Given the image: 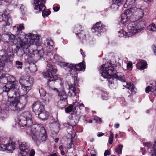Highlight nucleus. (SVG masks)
Here are the masks:
<instances>
[{"label":"nucleus","instance_id":"f257e3e1","mask_svg":"<svg viewBox=\"0 0 156 156\" xmlns=\"http://www.w3.org/2000/svg\"><path fill=\"white\" fill-rule=\"evenodd\" d=\"M112 64L107 63L101 66L100 72L102 76L104 78L107 79L108 84L111 87H112L114 84V78L122 82H126V79L125 76L121 72L112 74L114 70V67Z\"/></svg>","mask_w":156,"mask_h":156},{"label":"nucleus","instance_id":"f03ea898","mask_svg":"<svg viewBox=\"0 0 156 156\" xmlns=\"http://www.w3.org/2000/svg\"><path fill=\"white\" fill-rule=\"evenodd\" d=\"M134 16H135L136 20L131 22L128 26V29L130 30L129 33L131 32L133 34L140 32L144 27L145 22L142 20V18L143 17L144 12L141 9H138L134 13Z\"/></svg>","mask_w":156,"mask_h":156},{"label":"nucleus","instance_id":"7ed1b4c3","mask_svg":"<svg viewBox=\"0 0 156 156\" xmlns=\"http://www.w3.org/2000/svg\"><path fill=\"white\" fill-rule=\"evenodd\" d=\"M47 62V70L42 73L44 77L48 80L47 85L50 88H52L54 81L58 80L59 77H58L56 73L57 69L56 66Z\"/></svg>","mask_w":156,"mask_h":156},{"label":"nucleus","instance_id":"20e7f679","mask_svg":"<svg viewBox=\"0 0 156 156\" xmlns=\"http://www.w3.org/2000/svg\"><path fill=\"white\" fill-rule=\"evenodd\" d=\"M27 97L26 94L22 95L19 97H15L10 101V106L12 110L17 112L23 110L27 104Z\"/></svg>","mask_w":156,"mask_h":156},{"label":"nucleus","instance_id":"39448f33","mask_svg":"<svg viewBox=\"0 0 156 156\" xmlns=\"http://www.w3.org/2000/svg\"><path fill=\"white\" fill-rule=\"evenodd\" d=\"M32 115L29 111H25L20 115L18 119L19 124L20 126L30 127L33 124Z\"/></svg>","mask_w":156,"mask_h":156},{"label":"nucleus","instance_id":"423d86ee","mask_svg":"<svg viewBox=\"0 0 156 156\" xmlns=\"http://www.w3.org/2000/svg\"><path fill=\"white\" fill-rule=\"evenodd\" d=\"M46 0H32L31 2L34 9L38 11L42 12V15L44 17L47 16L51 13L50 11H45L46 8L44 5Z\"/></svg>","mask_w":156,"mask_h":156},{"label":"nucleus","instance_id":"0eeeda50","mask_svg":"<svg viewBox=\"0 0 156 156\" xmlns=\"http://www.w3.org/2000/svg\"><path fill=\"white\" fill-rule=\"evenodd\" d=\"M15 81H8L5 85L3 87V91L7 93L8 101L10 104V101L15 98L14 95V88L15 86Z\"/></svg>","mask_w":156,"mask_h":156},{"label":"nucleus","instance_id":"6e6552de","mask_svg":"<svg viewBox=\"0 0 156 156\" xmlns=\"http://www.w3.org/2000/svg\"><path fill=\"white\" fill-rule=\"evenodd\" d=\"M85 62L83 61L82 63H79L77 64H69L68 63L62 62V65L63 67L66 68V70H68L69 74H72L74 71L82 70L83 69H85V65L84 64Z\"/></svg>","mask_w":156,"mask_h":156},{"label":"nucleus","instance_id":"1a4fd4ad","mask_svg":"<svg viewBox=\"0 0 156 156\" xmlns=\"http://www.w3.org/2000/svg\"><path fill=\"white\" fill-rule=\"evenodd\" d=\"M33 78L29 76H27L25 79H20L19 83L22 90L26 92L30 90L33 84Z\"/></svg>","mask_w":156,"mask_h":156},{"label":"nucleus","instance_id":"9d476101","mask_svg":"<svg viewBox=\"0 0 156 156\" xmlns=\"http://www.w3.org/2000/svg\"><path fill=\"white\" fill-rule=\"evenodd\" d=\"M74 83L73 84L69 85V91L68 93V96L70 97H74L76 95V91L78 89V87H79V79L76 76H77L76 73H74Z\"/></svg>","mask_w":156,"mask_h":156},{"label":"nucleus","instance_id":"9b49d317","mask_svg":"<svg viewBox=\"0 0 156 156\" xmlns=\"http://www.w3.org/2000/svg\"><path fill=\"white\" fill-rule=\"evenodd\" d=\"M12 53L11 51L9 53L7 52H5L3 50L0 51V60L2 61L4 63L12 64L13 61Z\"/></svg>","mask_w":156,"mask_h":156},{"label":"nucleus","instance_id":"f8f14e48","mask_svg":"<svg viewBox=\"0 0 156 156\" xmlns=\"http://www.w3.org/2000/svg\"><path fill=\"white\" fill-rule=\"evenodd\" d=\"M106 26L103 25L101 24V22H97L92 27L91 30L93 32L98 36H100L102 33L105 31Z\"/></svg>","mask_w":156,"mask_h":156},{"label":"nucleus","instance_id":"ddd939ff","mask_svg":"<svg viewBox=\"0 0 156 156\" xmlns=\"http://www.w3.org/2000/svg\"><path fill=\"white\" fill-rule=\"evenodd\" d=\"M33 112L36 115L39 114L45 109L44 105L39 101L35 102L32 105Z\"/></svg>","mask_w":156,"mask_h":156},{"label":"nucleus","instance_id":"4468645a","mask_svg":"<svg viewBox=\"0 0 156 156\" xmlns=\"http://www.w3.org/2000/svg\"><path fill=\"white\" fill-rule=\"evenodd\" d=\"M30 147V145L28 143L23 142L20 145V153L19 156H28Z\"/></svg>","mask_w":156,"mask_h":156},{"label":"nucleus","instance_id":"2eb2a0df","mask_svg":"<svg viewBox=\"0 0 156 156\" xmlns=\"http://www.w3.org/2000/svg\"><path fill=\"white\" fill-rule=\"evenodd\" d=\"M131 14L132 15L131 9H127L121 15V22L123 24L128 22L130 19Z\"/></svg>","mask_w":156,"mask_h":156},{"label":"nucleus","instance_id":"dca6fc26","mask_svg":"<svg viewBox=\"0 0 156 156\" xmlns=\"http://www.w3.org/2000/svg\"><path fill=\"white\" fill-rule=\"evenodd\" d=\"M144 144L146 147H147L148 150H150V151H148L152 152V153L151 155V156H156V141L155 142L153 148H151V144L150 142L144 143Z\"/></svg>","mask_w":156,"mask_h":156},{"label":"nucleus","instance_id":"f3484780","mask_svg":"<svg viewBox=\"0 0 156 156\" xmlns=\"http://www.w3.org/2000/svg\"><path fill=\"white\" fill-rule=\"evenodd\" d=\"M32 126V128L30 130V136H39L38 130L39 128V125L37 124H33L31 126Z\"/></svg>","mask_w":156,"mask_h":156},{"label":"nucleus","instance_id":"a211bd4d","mask_svg":"<svg viewBox=\"0 0 156 156\" xmlns=\"http://www.w3.org/2000/svg\"><path fill=\"white\" fill-rule=\"evenodd\" d=\"M59 124L57 121H55L52 123V132L53 135L58 133L60 130Z\"/></svg>","mask_w":156,"mask_h":156},{"label":"nucleus","instance_id":"6ab92c4d","mask_svg":"<svg viewBox=\"0 0 156 156\" xmlns=\"http://www.w3.org/2000/svg\"><path fill=\"white\" fill-rule=\"evenodd\" d=\"M147 65L146 62L141 59L136 64V66L137 69L141 70L146 68Z\"/></svg>","mask_w":156,"mask_h":156},{"label":"nucleus","instance_id":"aec40b11","mask_svg":"<svg viewBox=\"0 0 156 156\" xmlns=\"http://www.w3.org/2000/svg\"><path fill=\"white\" fill-rule=\"evenodd\" d=\"M49 113L44 109L42 112L37 114L38 118L42 120H45L48 118Z\"/></svg>","mask_w":156,"mask_h":156},{"label":"nucleus","instance_id":"412c9836","mask_svg":"<svg viewBox=\"0 0 156 156\" xmlns=\"http://www.w3.org/2000/svg\"><path fill=\"white\" fill-rule=\"evenodd\" d=\"M28 39L29 42L33 44L34 42L36 43L39 37L37 34H32L30 33L28 34Z\"/></svg>","mask_w":156,"mask_h":156},{"label":"nucleus","instance_id":"4be33fe9","mask_svg":"<svg viewBox=\"0 0 156 156\" xmlns=\"http://www.w3.org/2000/svg\"><path fill=\"white\" fill-rule=\"evenodd\" d=\"M54 90L57 92L58 96L60 97V99H67L68 96L64 90L59 91L55 88H54Z\"/></svg>","mask_w":156,"mask_h":156},{"label":"nucleus","instance_id":"5701e85b","mask_svg":"<svg viewBox=\"0 0 156 156\" xmlns=\"http://www.w3.org/2000/svg\"><path fill=\"white\" fill-rule=\"evenodd\" d=\"M17 144H20L18 142H15L12 141L11 143H9L6 144V150L9 151H12L15 148V145Z\"/></svg>","mask_w":156,"mask_h":156},{"label":"nucleus","instance_id":"b1692460","mask_svg":"<svg viewBox=\"0 0 156 156\" xmlns=\"http://www.w3.org/2000/svg\"><path fill=\"white\" fill-rule=\"evenodd\" d=\"M67 104V99H60L58 103V107L61 109L65 107Z\"/></svg>","mask_w":156,"mask_h":156},{"label":"nucleus","instance_id":"393cba45","mask_svg":"<svg viewBox=\"0 0 156 156\" xmlns=\"http://www.w3.org/2000/svg\"><path fill=\"white\" fill-rule=\"evenodd\" d=\"M33 140L37 145H39L41 143L45 141L46 137H32Z\"/></svg>","mask_w":156,"mask_h":156},{"label":"nucleus","instance_id":"a878e982","mask_svg":"<svg viewBox=\"0 0 156 156\" xmlns=\"http://www.w3.org/2000/svg\"><path fill=\"white\" fill-rule=\"evenodd\" d=\"M18 38L20 42L24 41L28 39V34H26L24 33L21 32V33L18 34Z\"/></svg>","mask_w":156,"mask_h":156},{"label":"nucleus","instance_id":"bb28decb","mask_svg":"<svg viewBox=\"0 0 156 156\" xmlns=\"http://www.w3.org/2000/svg\"><path fill=\"white\" fill-rule=\"evenodd\" d=\"M125 87L130 90L131 94H133L135 93V89L133 84H131L130 83H127Z\"/></svg>","mask_w":156,"mask_h":156},{"label":"nucleus","instance_id":"cd10ccee","mask_svg":"<svg viewBox=\"0 0 156 156\" xmlns=\"http://www.w3.org/2000/svg\"><path fill=\"white\" fill-rule=\"evenodd\" d=\"M20 42H21L20 46L23 48L27 49L30 46V44H32L29 42V41L28 39L27 40H24V41Z\"/></svg>","mask_w":156,"mask_h":156},{"label":"nucleus","instance_id":"c85d7f7f","mask_svg":"<svg viewBox=\"0 0 156 156\" xmlns=\"http://www.w3.org/2000/svg\"><path fill=\"white\" fill-rule=\"evenodd\" d=\"M76 35L78 36L79 38L82 41L86 39V34L83 30H81V32H80Z\"/></svg>","mask_w":156,"mask_h":156},{"label":"nucleus","instance_id":"c756f323","mask_svg":"<svg viewBox=\"0 0 156 156\" xmlns=\"http://www.w3.org/2000/svg\"><path fill=\"white\" fill-rule=\"evenodd\" d=\"M6 36L8 37L9 40L10 42L14 44L16 43V36L12 34H8Z\"/></svg>","mask_w":156,"mask_h":156},{"label":"nucleus","instance_id":"7c9ffc66","mask_svg":"<svg viewBox=\"0 0 156 156\" xmlns=\"http://www.w3.org/2000/svg\"><path fill=\"white\" fill-rule=\"evenodd\" d=\"M82 29V26L81 25L79 24H77L75 26V28L74 29L73 32L75 33L77 35L80 32H81V30Z\"/></svg>","mask_w":156,"mask_h":156},{"label":"nucleus","instance_id":"2f4dec72","mask_svg":"<svg viewBox=\"0 0 156 156\" xmlns=\"http://www.w3.org/2000/svg\"><path fill=\"white\" fill-rule=\"evenodd\" d=\"M39 135L40 136H47L46 130L43 126L41 127L40 133Z\"/></svg>","mask_w":156,"mask_h":156},{"label":"nucleus","instance_id":"473e14b6","mask_svg":"<svg viewBox=\"0 0 156 156\" xmlns=\"http://www.w3.org/2000/svg\"><path fill=\"white\" fill-rule=\"evenodd\" d=\"M53 57L52 54L51 52H49L44 55V58H45L47 60L50 61L53 58Z\"/></svg>","mask_w":156,"mask_h":156},{"label":"nucleus","instance_id":"72a5a7b5","mask_svg":"<svg viewBox=\"0 0 156 156\" xmlns=\"http://www.w3.org/2000/svg\"><path fill=\"white\" fill-rule=\"evenodd\" d=\"M7 117L8 115L5 111L2 110L0 111V119L2 120H4Z\"/></svg>","mask_w":156,"mask_h":156},{"label":"nucleus","instance_id":"f704fd0d","mask_svg":"<svg viewBox=\"0 0 156 156\" xmlns=\"http://www.w3.org/2000/svg\"><path fill=\"white\" fill-rule=\"evenodd\" d=\"M14 95L15 97H19L20 96V90L15 85V88H14Z\"/></svg>","mask_w":156,"mask_h":156},{"label":"nucleus","instance_id":"c9c22d12","mask_svg":"<svg viewBox=\"0 0 156 156\" xmlns=\"http://www.w3.org/2000/svg\"><path fill=\"white\" fill-rule=\"evenodd\" d=\"M71 117H72L73 119H74V120H75L76 121L78 122L79 120L81 118L79 114H78L76 112L75 114L73 113H71Z\"/></svg>","mask_w":156,"mask_h":156},{"label":"nucleus","instance_id":"e433bc0d","mask_svg":"<svg viewBox=\"0 0 156 156\" xmlns=\"http://www.w3.org/2000/svg\"><path fill=\"white\" fill-rule=\"evenodd\" d=\"M15 66L18 70H21L22 69L23 63L20 61H16L15 62Z\"/></svg>","mask_w":156,"mask_h":156},{"label":"nucleus","instance_id":"4c0bfd02","mask_svg":"<svg viewBox=\"0 0 156 156\" xmlns=\"http://www.w3.org/2000/svg\"><path fill=\"white\" fill-rule=\"evenodd\" d=\"M76 103L74 105H71L68 107L65 108V112L66 113H69L71 112L73 109L74 108L76 107Z\"/></svg>","mask_w":156,"mask_h":156},{"label":"nucleus","instance_id":"58836bf2","mask_svg":"<svg viewBox=\"0 0 156 156\" xmlns=\"http://www.w3.org/2000/svg\"><path fill=\"white\" fill-rule=\"evenodd\" d=\"M29 69L31 73H34L37 70V66L34 64L30 65L29 67Z\"/></svg>","mask_w":156,"mask_h":156},{"label":"nucleus","instance_id":"ea45409f","mask_svg":"<svg viewBox=\"0 0 156 156\" xmlns=\"http://www.w3.org/2000/svg\"><path fill=\"white\" fill-rule=\"evenodd\" d=\"M123 147V145L122 144H119L118 146V147L115 148V152L118 154H121Z\"/></svg>","mask_w":156,"mask_h":156},{"label":"nucleus","instance_id":"a19ab883","mask_svg":"<svg viewBox=\"0 0 156 156\" xmlns=\"http://www.w3.org/2000/svg\"><path fill=\"white\" fill-rule=\"evenodd\" d=\"M147 29L150 31H155L156 30V26L154 23H152L147 27Z\"/></svg>","mask_w":156,"mask_h":156},{"label":"nucleus","instance_id":"79ce46f5","mask_svg":"<svg viewBox=\"0 0 156 156\" xmlns=\"http://www.w3.org/2000/svg\"><path fill=\"white\" fill-rule=\"evenodd\" d=\"M124 0H113L114 3L112 5V7L114 5H117L118 6L121 5L122 2Z\"/></svg>","mask_w":156,"mask_h":156},{"label":"nucleus","instance_id":"37998d69","mask_svg":"<svg viewBox=\"0 0 156 156\" xmlns=\"http://www.w3.org/2000/svg\"><path fill=\"white\" fill-rule=\"evenodd\" d=\"M78 122L74 120V119L71 117V119H70L69 122V123L70 124V125L72 126H74L77 124Z\"/></svg>","mask_w":156,"mask_h":156},{"label":"nucleus","instance_id":"c03bdc74","mask_svg":"<svg viewBox=\"0 0 156 156\" xmlns=\"http://www.w3.org/2000/svg\"><path fill=\"white\" fill-rule=\"evenodd\" d=\"M39 91L41 97H44L46 95V92L43 88H41L39 89Z\"/></svg>","mask_w":156,"mask_h":156},{"label":"nucleus","instance_id":"a18cd8bd","mask_svg":"<svg viewBox=\"0 0 156 156\" xmlns=\"http://www.w3.org/2000/svg\"><path fill=\"white\" fill-rule=\"evenodd\" d=\"M16 53L18 56L21 57L23 55L24 52L23 50L21 49H19L16 51Z\"/></svg>","mask_w":156,"mask_h":156},{"label":"nucleus","instance_id":"49530a36","mask_svg":"<svg viewBox=\"0 0 156 156\" xmlns=\"http://www.w3.org/2000/svg\"><path fill=\"white\" fill-rule=\"evenodd\" d=\"M44 52L42 48L38 51V54L40 58H41L42 57L44 58Z\"/></svg>","mask_w":156,"mask_h":156},{"label":"nucleus","instance_id":"de8ad7c7","mask_svg":"<svg viewBox=\"0 0 156 156\" xmlns=\"http://www.w3.org/2000/svg\"><path fill=\"white\" fill-rule=\"evenodd\" d=\"M5 150H6V145L1 144H0V151H4Z\"/></svg>","mask_w":156,"mask_h":156},{"label":"nucleus","instance_id":"09e8293b","mask_svg":"<svg viewBox=\"0 0 156 156\" xmlns=\"http://www.w3.org/2000/svg\"><path fill=\"white\" fill-rule=\"evenodd\" d=\"M132 63L131 62H129L127 65V68L128 70H132Z\"/></svg>","mask_w":156,"mask_h":156},{"label":"nucleus","instance_id":"8fccbe9b","mask_svg":"<svg viewBox=\"0 0 156 156\" xmlns=\"http://www.w3.org/2000/svg\"><path fill=\"white\" fill-rule=\"evenodd\" d=\"M20 10L22 13H25L26 10V8L24 5H22L20 7Z\"/></svg>","mask_w":156,"mask_h":156},{"label":"nucleus","instance_id":"3c124183","mask_svg":"<svg viewBox=\"0 0 156 156\" xmlns=\"http://www.w3.org/2000/svg\"><path fill=\"white\" fill-rule=\"evenodd\" d=\"M24 28L23 24H21L19 27H17V31H21Z\"/></svg>","mask_w":156,"mask_h":156},{"label":"nucleus","instance_id":"603ef678","mask_svg":"<svg viewBox=\"0 0 156 156\" xmlns=\"http://www.w3.org/2000/svg\"><path fill=\"white\" fill-rule=\"evenodd\" d=\"M5 66V63L2 62L1 60H0V71L2 72L3 71V69Z\"/></svg>","mask_w":156,"mask_h":156},{"label":"nucleus","instance_id":"864d4df0","mask_svg":"<svg viewBox=\"0 0 156 156\" xmlns=\"http://www.w3.org/2000/svg\"><path fill=\"white\" fill-rule=\"evenodd\" d=\"M135 0H126L127 4L129 5H133L135 3Z\"/></svg>","mask_w":156,"mask_h":156},{"label":"nucleus","instance_id":"5fc2aeb1","mask_svg":"<svg viewBox=\"0 0 156 156\" xmlns=\"http://www.w3.org/2000/svg\"><path fill=\"white\" fill-rule=\"evenodd\" d=\"M151 90V87L150 86H148L145 88V92L146 93H148Z\"/></svg>","mask_w":156,"mask_h":156},{"label":"nucleus","instance_id":"6e6d98bb","mask_svg":"<svg viewBox=\"0 0 156 156\" xmlns=\"http://www.w3.org/2000/svg\"><path fill=\"white\" fill-rule=\"evenodd\" d=\"M111 154L110 151L109 150H107L105 151L104 154V156H108Z\"/></svg>","mask_w":156,"mask_h":156},{"label":"nucleus","instance_id":"4d7b16f0","mask_svg":"<svg viewBox=\"0 0 156 156\" xmlns=\"http://www.w3.org/2000/svg\"><path fill=\"white\" fill-rule=\"evenodd\" d=\"M10 19H8V20L5 22V25H4V28H5V27L6 26H10V23L8 22V21H9V20Z\"/></svg>","mask_w":156,"mask_h":156},{"label":"nucleus","instance_id":"13d9d810","mask_svg":"<svg viewBox=\"0 0 156 156\" xmlns=\"http://www.w3.org/2000/svg\"><path fill=\"white\" fill-rule=\"evenodd\" d=\"M61 57L60 56H58V55H55L54 56L53 58H54L57 61H59L60 60Z\"/></svg>","mask_w":156,"mask_h":156},{"label":"nucleus","instance_id":"bf43d9fd","mask_svg":"<svg viewBox=\"0 0 156 156\" xmlns=\"http://www.w3.org/2000/svg\"><path fill=\"white\" fill-rule=\"evenodd\" d=\"M35 154V152L34 149H32L30 153V156H34Z\"/></svg>","mask_w":156,"mask_h":156},{"label":"nucleus","instance_id":"052dcab7","mask_svg":"<svg viewBox=\"0 0 156 156\" xmlns=\"http://www.w3.org/2000/svg\"><path fill=\"white\" fill-rule=\"evenodd\" d=\"M151 48L153 50V51L154 53H155L156 52V46L154 44H153L151 46Z\"/></svg>","mask_w":156,"mask_h":156},{"label":"nucleus","instance_id":"680f3d73","mask_svg":"<svg viewBox=\"0 0 156 156\" xmlns=\"http://www.w3.org/2000/svg\"><path fill=\"white\" fill-rule=\"evenodd\" d=\"M113 140V137H109L108 142L110 144H112Z\"/></svg>","mask_w":156,"mask_h":156},{"label":"nucleus","instance_id":"e2e57ef3","mask_svg":"<svg viewBox=\"0 0 156 156\" xmlns=\"http://www.w3.org/2000/svg\"><path fill=\"white\" fill-rule=\"evenodd\" d=\"M10 0H0V5H2V2H9Z\"/></svg>","mask_w":156,"mask_h":156},{"label":"nucleus","instance_id":"0e129e2a","mask_svg":"<svg viewBox=\"0 0 156 156\" xmlns=\"http://www.w3.org/2000/svg\"><path fill=\"white\" fill-rule=\"evenodd\" d=\"M104 135V133L102 132H99L97 134V136H101Z\"/></svg>","mask_w":156,"mask_h":156},{"label":"nucleus","instance_id":"69168bd1","mask_svg":"<svg viewBox=\"0 0 156 156\" xmlns=\"http://www.w3.org/2000/svg\"><path fill=\"white\" fill-rule=\"evenodd\" d=\"M53 10L57 12L59 10V8L57 6H55L53 8Z\"/></svg>","mask_w":156,"mask_h":156},{"label":"nucleus","instance_id":"338daca9","mask_svg":"<svg viewBox=\"0 0 156 156\" xmlns=\"http://www.w3.org/2000/svg\"><path fill=\"white\" fill-rule=\"evenodd\" d=\"M74 137H71V138H70L71 142L69 144V145H70V148H72V147L71 146V145H72V144H72V142H73V138Z\"/></svg>","mask_w":156,"mask_h":156},{"label":"nucleus","instance_id":"774afa93","mask_svg":"<svg viewBox=\"0 0 156 156\" xmlns=\"http://www.w3.org/2000/svg\"><path fill=\"white\" fill-rule=\"evenodd\" d=\"M80 51L81 52V53L83 56V57H85V55L84 53L83 52V50L82 49H80Z\"/></svg>","mask_w":156,"mask_h":156}]
</instances>
